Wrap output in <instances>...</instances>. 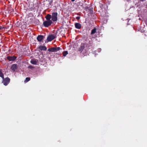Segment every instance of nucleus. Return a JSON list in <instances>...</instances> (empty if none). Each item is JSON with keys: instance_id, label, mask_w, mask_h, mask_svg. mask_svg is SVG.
I'll list each match as a JSON object with an SVG mask.
<instances>
[{"instance_id": "f257e3e1", "label": "nucleus", "mask_w": 147, "mask_h": 147, "mask_svg": "<svg viewBox=\"0 0 147 147\" xmlns=\"http://www.w3.org/2000/svg\"><path fill=\"white\" fill-rule=\"evenodd\" d=\"M57 12L53 13L51 16L52 20L54 22L57 20Z\"/></svg>"}, {"instance_id": "f03ea898", "label": "nucleus", "mask_w": 147, "mask_h": 147, "mask_svg": "<svg viewBox=\"0 0 147 147\" xmlns=\"http://www.w3.org/2000/svg\"><path fill=\"white\" fill-rule=\"evenodd\" d=\"M53 23L52 20H46L43 22L44 26L45 27H48Z\"/></svg>"}, {"instance_id": "7ed1b4c3", "label": "nucleus", "mask_w": 147, "mask_h": 147, "mask_svg": "<svg viewBox=\"0 0 147 147\" xmlns=\"http://www.w3.org/2000/svg\"><path fill=\"white\" fill-rule=\"evenodd\" d=\"M60 48V47H51L48 50V51L51 52H56L59 50Z\"/></svg>"}, {"instance_id": "20e7f679", "label": "nucleus", "mask_w": 147, "mask_h": 147, "mask_svg": "<svg viewBox=\"0 0 147 147\" xmlns=\"http://www.w3.org/2000/svg\"><path fill=\"white\" fill-rule=\"evenodd\" d=\"M56 38V35L55 34H51L49 35L47 37V40L48 41H51Z\"/></svg>"}, {"instance_id": "39448f33", "label": "nucleus", "mask_w": 147, "mask_h": 147, "mask_svg": "<svg viewBox=\"0 0 147 147\" xmlns=\"http://www.w3.org/2000/svg\"><path fill=\"white\" fill-rule=\"evenodd\" d=\"M3 79V80L2 82L5 86H7L10 82V79L8 78L7 77L5 79L4 78Z\"/></svg>"}, {"instance_id": "423d86ee", "label": "nucleus", "mask_w": 147, "mask_h": 147, "mask_svg": "<svg viewBox=\"0 0 147 147\" xmlns=\"http://www.w3.org/2000/svg\"><path fill=\"white\" fill-rule=\"evenodd\" d=\"M18 68V66L16 64H13L11 66V69L13 71H15Z\"/></svg>"}, {"instance_id": "0eeeda50", "label": "nucleus", "mask_w": 147, "mask_h": 147, "mask_svg": "<svg viewBox=\"0 0 147 147\" xmlns=\"http://www.w3.org/2000/svg\"><path fill=\"white\" fill-rule=\"evenodd\" d=\"M44 38V37L43 36L41 35H39L37 36V39L38 41L40 42Z\"/></svg>"}, {"instance_id": "6e6552de", "label": "nucleus", "mask_w": 147, "mask_h": 147, "mask_svg": "<svg viewBox=\"0 0 147 147\" xmlns=\"http://www.w3.org/2000/svg\"><path fill=\"white\" fill-rule=\"evenodd\" d=\"M7 59L9 61H14L16 59V57L14 56H8L7 57Z\"/></svg>"}, {"instance_id": "1a4fd4ad", "label": "nucleus", "mask_w": 147, "mask_h": 147, "mask_svg": "<svg viewBox=\"0 0 147 147\" xmlns=\"http://www.w3.org/2000/svg\"><path fill=\"white\" fill-rule=\"evenodd\" d=\"M75 28L77 29H80L82 27L81 24L78 23H75Z\"/></svg>"}, {"instance_id": "9d476101", "label": "nucleus", "mask_w": 147, "mask_h": 147, "mask_svg": "<svg viewBox=\"0 0 147 147\" xmlns=\"http://www.w3.org/2000/svg\"><path fill=\"white\" fill-rule=\"evenodd\" d=\"M30 63L33 65H36L38 63V61L36 59H33L30 61Z\"/></svg>"}, {"instance_id": "9b49d317", "label": "nucleus", "mask_w": 147, "mask_h": 147, "mask_svg": "<svg viewBox=\"0 0 147 147\" xmlns=\"http://www.w3.org/2000/svg\"><path fill=\"white\" fill-rule=\"evenodd\" d=\"M39 49L41 51H46L47 49L45 46H40L39 47Z\"/></svg>"}, {"instance_id": "f8f14e48", "label": "nucleus", "mask_w": 147, "mask_h": 147, "mask_svg": "<svg viewBox=\"0 0 147 147\" xmlns=\"http://www.w3.org/2000/svg\"><path fill=\"white\" fill-rule=\"evenodd\" d=\"M45 18L47 20H51V16L49 14H47L46 16L45 17Z\"/></svg>"}, {"instance_id": "ddd939ff", "label": "nucleus", "mask_w": 147, "mask_h": 147, "mask_svg": "<svg viewBox=\"0 0 147 147\" xmlns=\"http://www.w3.org/2000/svg\"><path fill=\"white\" fill-rule=\"evenodd\" d=\"M84 45H82L79 48L78 51L80 52H82L84 50Z\"/></svg>"}, {"instance_id": "4468645a", "label": "nucleus", "mask_w": 147, "mask_h": 147, "mask_svg": "<svg viewBox=\"0 0 147 147\" xmlns=\"http://www.w3.org/2000/svg\"><path fill=\"white\" fill-rule=\"evenodd\" d=\"M96 28H94L92 30L91 34L92 35L96 33Z\"/></svg>"}, {"instance_id": "2eb2a0df", "label": "nucleus", "mask_w": 147, "mask_h": 147, "mask_svg": "<svg viewBox=\"0 0 147 147\" xmlns=\"http://www.w3.org/2000/svg\"><path fill=\"white\" fill-rule=\"evenodd\" d=\"M0 77H1L3 79L4 78V75L1 70H0Z\"/></svg>"}, {"instance_id": "dca6fc26", "label": "nucleus", "mask_w": 147, "mask_h": 147, "mask_svg": "<svg viewBox=\"0 0 147 147\" xmlns=\"http://www.w3.org/2000/svg\"><path fill=\"white\" fill-rule=\"evenodd\" d=\"M63 55L64 57H65L68 54L67 51H65L63 53Z\"/></svg>"}, {"instance_id": "f3484780", "label": "nucleus", "mask_w": 147, "mask_h": 147, "mask_svg": "<svg viewBox=\"0 0 147 147\" xmlns=\"http://www.w3.org/2000/svg\"><path fill=\"white\" fill-rule=\"evenodd\" d=\"M30 80V78L29 77H27L26 78V80L24 82H27L29 81Z\"/></svg>"}, {"instance_id": "a211bd4d", "label": "nucleus", "mask_w": 147, "mask_h": 147, "mask_svg": "<svg viewBox=\"0 0 147 147\" xmlns=\"http://www.w3.org/2000/svg\"><path fill=\"white\" fill-rule=\"evenodd\" d=\"M34 67L31 66V65H29L28 67V68H30V69H32L34 68Z\"/></svg>"}, {"instance_id": "6ab92c4d", "label": "nucleus", "mask_w": 147, "mask_h": 147, "mask_svg": "<svg viewBox=\"0 0 147 147\" xmlns=\"http://www.w3.org/2000/svg\"><path fill=\"white\" fill-rule=\"evenodd\" d=\"M80 18V16H77L76 17V19L78 20Z\"/></svg>"}, {"instance_id": "aec40b11", "label": "nucleus", "mask_w": 147, "mask_h": 147, "mask_svg": "<svg viewBox=\"0 0 147 147\" xmlns=\"http://www.w3.org/2000/svg\"><path fill=\"white\" fill-rule=\"evenodd\" d=\"M98 51L99 52H100L101 51V49L100 48H99L98 50Z\"/></svg>"}, {"instance_id": "412c9836", "label": "nucleus", "mask_w": 147, "mask_h": 147, "mask_svg": "<svg viewBox=\"0 0 147 147\" xmlns=\"http://www.w3.org/2000/svg\"><path fill=\"white\" fill-rule=\"evenodd\" d=\"M3 28V27H2V26H0V30H1Z\"/></svg>"}, {"instance_id": "4be33fe9", "label": "nucleus", "mask_w": 147, "mask_h": 147, "mask_svg": "<svg viewBox=\"0 0 147 147\" xmlns=\"http://www.w3.org/2000/svg\"><path fill=\"white\" fill-rule=\"evenodd\" d=\"M72 1H74L75 0H71Z\"/></svg>"}, {"instance_id": "5701e85b", "label": "nucleus", "mask_w": 147, "mask_h": 147, "mask_svg": "<svg viewBox=\"0 0 147 147\" xmlns=\"http://www.w3.org/2000/svg\"><path fill=\"white\" fill-rule=\"evenodd\" d=\"M146 8L147 9V4L146 5Z\"/></svg>"}]
</instances>
